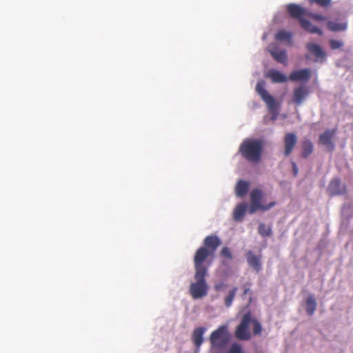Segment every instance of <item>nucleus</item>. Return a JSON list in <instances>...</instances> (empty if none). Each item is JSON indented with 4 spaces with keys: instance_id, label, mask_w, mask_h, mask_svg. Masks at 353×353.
Instances as JSON below:
<instances>
[{
    "instance_id": "obj_1",
    "label": "nucleus",
    "mask_w": 353,
    "mask_h": 353,
    "mask_svg": "<svg viewBox=\"0 0 353 353\" xmlns=\"http://www.w3.org/2000/svg\"><path fill=\"white\" fill-rule=\"evenodd\" d=\"M210 263L207 265L194 263V279L195 282L190 286V293L194 299H201L208 294V284L205 277L208 275V268Z\"/></svg>"
},
{
    "instance_id": "obj_2",
    "label": "nucleus",
    "mask_w": 353,
    "mask_h": 353,
    "mask_svg": "<svg viewBox=\"0 0 353 353\" xmlns=\"http://www.w3.org/2000/svg\"><path fill=\"white\" fill-rule=\"evenodd\" d=\"M204 246L200 247L194 256V263L207 265L209 257H213L216 250L221 244V239L216 235L207 236L203 241Z\"/></svg>"
},
{
    "instance_id": "obj_3",
    "label": "nucleus",
    "mask_w": 353,
    "mask_h": 353,
    "mask_svg": "<svg viewBox=\"0 0 353 353\" xmlns=\"http://www.w3.org/2000/svg\"><path fill=\"white\" fill-rule=\"evenodd\" d=\"M239 152L247 161L257 163L261 159L263 152L262 141L259 139H245L241 144Z\"/></svg>"
},
{
    "instance_id": "obj_4",
    "label": "nucleus",
    "mask_w": 353,
    "mask_h": 353,
    "mask_svg": "<svg viewBox=\"0 0 353 353\" xmlns=\"http://www.w3.org/2000/svg\"><path fill=\"white\" fill-rule=\"evenodd\" d=\"M230 340V334L226 325L219 326L210 336L212 351H222Z\"/></svg>"
},
{
    "instance_id": "obj_5",
    "label": "nucleus",
    "mask_w": 353,
    "mask_h": 353,
    "mask_svg": "<svg viewBox=\"0 0 353 353\" xmlns=\"http://www.w3.org/2000/svg\"><path fill=\"white\" fill-rule=\"evenodd\" d=\"M256 91L267 105L268 111L272 114V120H276L279 115V102L276 101V99L269 94L265 88V83L262 81L257 83Z\"/></svg>"
},
{
    "instance_id": "obj_6",
    "label": "nucleus",
    "mask_w": 353,
    "mask_h": 353,
    "mask_svg": "<svg viewBox=\"0 0 353 353\" xmlns=\"http://www.w3.org/2000/svg\"><path fill=\"white\" fill-rule=\"evenodd\" d=\"M262 197L263 192L261 190L256 188L251 191L250 206L248 209V212L250 214H252L257 212L258 210L263 212L267 211L275 205V202L274 201L270 202L268 205H263L261 203Z\"/></svg>"
},
{
    "instance_id": "obj_7",
    "label": "nucleus",
    "mask_w": 353,
    "mask_h": 353,
    "mask_svg": "<svg viewBox=\"0 0 353 353\" xmlns=\"http://www.w3.org/2000/svg\"><path fill=\"white\" fill-rule=\"evenodd\" d=\"M251 323V314L247 312L242 316L240 323L236 327L234 336L241 341H249L251 337V333L249 329L250 324Z\"/></svg>"
},
{
    "instance_id": "obj_8",
    "label": "nucleus",
    "mask_w": 353,
    "mask_h": 353,
    "mask_svg": "<svg viewBox=\"0 0 353 353\" xmlns=\"http://www.w3.org/2000/svg\"><path fill=\"white\" fill-rule=\"evenodd\" d=\"M309 94L310 90L307 86L299 85L293 90L292 102L296 105H300L307 99Z\"/></svg>"
},
{
    "instance_id": "obj_9",
    "label": "nucleus",
    "mask_w": 353,
    "mask_h": 353,
    "mask_svg": "<svg viewBox=\"0 0 353 353\" xmlns=\"http://www.w3.org/2000/svg\"><path fill=\"white\" fill-rule=\"evenodd\" d=\"M336 133V130H326L323 134L319 136V143L325 146L330 151H333L334 149V144L332 142V139Z\"/></svg>"
},
{
    "instance_id": "obj_10",
    "label": "nucleus",
    "mask_w": 353,
    "mask_h": 353,
    "mask_svg": "<svg viewBox=\"0 0 353 353\" xmlns=\"http://www.w3.org/2000/svg\"><path fill=\"white\" fill-rule=\"evenodd\" d=\"M297 143V137L293 132L287 133L284 137V154L290 156Z\"/></svg>"
},
{
    "instance_id": "obj_11",
    "label": "nucleus",
    "mask_w": 353,
    "mask_h": 353,
    "mask_svg": "<svg viewBox=\"0 0 353 353\" xmlns=\"http://www.w3.org/2000/svg\"><path fill=\"white\" fill-rule=\"evenodd\" d=\"M287 10L290 17L298 19L299 23L301 22V19H303V16L307 17V13L308 12L301 6L295 3L288 4L287 6Z\"/></svg>"
},
{
    "instance_id": "obj_12",
    "label": "nucleus",
    "mask_w": 353,
    "mask_h": 353,
    "mask_svg": "<svg viewBox=\"0 0 353 353\" xmlns=\"http://www.w3.org/2000/svg\"><path fill=\"white\" fill-rule=\"evenodd\" d=\"M310 78L311 71L308 68L294 70L289 76V79L292 81H307Z\"/></svg>"
},
{
    "instance_id": "obj_13",
    "label": "nucleus",
    "mask_w": 353,
    "mask_h": 353,
    "mask_svg": "<svg viewBox=\"0 0 353 353\" xmlns=\"http://www.w3.org/2000/svg\"><path fill=\"white\" fill-rule=\"evenodd\" d=\"M307 50L315 57L316 61H323L326 57L325 52L318 44L314 43H308L306 44Z\"/></svg>"
},
{
    "instance_id": "obj_14",
    "label": "nucleus",
    "mask_w": 353,
    "mask_h": 353,
    "mask_svg": "<svg viewBox=\"0 0 353 353\" xmlns=\"http://www.w3.org/2000/svg\"><path fill=\"white\" fill-rule=\"evenodd\" d=\"M327 190L331 195H341L345 193L346 188L339 179L336 178L330 181Z\"/></svg>"
},
{
    "instance_id": "obj_15",
    "label": "nucleus",
    "mask_w": 353,
    "mask_h": 353,
    "mask_svg": "<svg viewBox=\"0 0 353 353\" xmlns=\"http://www.w3.org/2000/svg\"><path fill=\"white\" fill-rule=\"evenodd\" d=\"M269 52L274 59L277 62L281 63L284 65H287L288 57L285 50L281 49L276 46H274L270 48Z\"/></svg>"
},
{
    "instance_id": "obj_16",
    "label": "nucleus",
    "mask_w": 353,
    "mask_h": 353,
    "mask_svg": "<svg viewBox=\"0 0 353 353\" xmlns=\"http://www.w3.org/2000/svg\"><path fill=\"white\" fill-rule=\"evenodd\" d=\"M205 331V327H199L194 329L192 334V340L197 351L200 350V347L203 343V335Z\"/></svg>"
},
{
    "instance_id": "obj_17",
    "label": "nucleus",
    "mask_w": 353,
    "mask_h": 353,
    "mask_svg": "<svg viewBox=\"0 0 353 353\" xmlns=\"http://www.w3.org/2000/svg\"><path fill=\"white\" fill-rule=\"evenodd\" d=\"M265 77L270 79L275 83H282L288 81V77L284 74L275 69L269 70Z\"/></svg>"
},
{
    "instance_id": "obj_18",
    "label": "nucleus",
    "mask_w": 353,
    "mask_h": 353,
    "mask_svg": "<svg viewBox=\"0 0 353 353\" xmlns=\"http://www.w3.org/2000/svg\"><path fill=\"white\" fill-rule=\"evenodd\" d=\"M247 261L250 267L256 272H259L261 270V257L254 254L252 251H248L246 254Z\"/></svg>"
},
{
    "instance_id": "obj_19",
    "label": "nucleus",
    "mask_w": 353,
    "mask_h": 353,
    "mask_svg": "<svg viewBox=\"0 0 353 353\" xmlns=\"http://www.w3.org/2000/svg\"><path fill=\"white\" fill-rule=\"evenodd\" d=\"M301 157L304 159L308 158L314 151V145L308 139H304L301 143Z\"/></svg>"
},
{
    "instance_id": "obj_20",
    "label": "nucleus",
    "mask_w": 353,
    "mask_h": 353,
    "mask_svg": "<svg viewBox=\"0 0 353 353\" xmlns=\"http://www.w3.org/2000/svg\"><path fill=\"white\" fill-rule=\"evenodd\" d=\"M248 209L246 203H241L237 205L234 210L233 218L236 221H241Z\"/></svg>"
},
{
    "instance_id": "obj_21",
    "label": "nucleus",
    "mask_w": 353,
    "mask_h": 353,
    "mask_svg": "<svg viewBox=\"0 0 353 353\" xmlns=\"http://www.w3.org/2000/svg\"><path fill=\"white\" fill-rule=\"evenodd\" d=\"M300 25L303 30L309 32L310 33H316L320 36L323 35V32L316 26H313L311 22L307 19H301Z\"/></svg>"
},
{
    "instance_id": "obj_22",
    "label": "nucleus",
    "mask_w": 353,
    "mask_h": 353,
    "mask_svg": "<svg viewBox=\"0 0 353 353\" xmlns=\"http://www.w3.org/2000/svg\"><path fill=\"white\" fill-rule=\"evenodd\" d=\"M249 188V183L243 180L239 181L236 185V194L239 197L244 196Z\"/></svg>"
},
{
    "instance_id": "obj_23",
    "label": "nucleus",
    "mask_w": 353,
    "mask_h": 353,
    "mask_svg": "<svg viewBox=\"0 0 353 353\" xmlns=\"http://www.w3.org/2000/svg\"><path fill=\"white\" fill-rule=\"evenodd\" d=\"M306 312L308 315L312 316L314 314L316 309V301L314 295H310L305 302Z\"/></svg>"
},
{
    "instance_id": "obj_24",
    "label": "nucleus",
    "mask_w": 353,
    "mask_h": 353,
    "mask_svg": "<svg viewBox=\"0 0 353 353\" xmlns=\"http://www.w3.org/2000/svg\"><path fill=\"white\" fill-rule=\"evenodd\" d=\"M327 27L329 30L332 32L344 31L347 28V23L329 21L327 23Z\"/></svg>"
},
{
    "instance_id": "obj_25",
    "label": "nucleus",
    "mask_w": 353,
    "mask_h": 353,
    "mask_svg": "<svg viewBox=\"0 0 353 353\" xmlns=\"http://www.w3.org/2000/svg\"><path fill=\"white\" fill-rule=\"evenodd\" d=\"M220 256L223 258L221 263L224 265H226L228 261H231L233 259L232 252L230 249L227 246H225L221 249L220 252Z\"/></svg>"
},
{
    "instance_id": "obj_26",
    "label": "nucleus",
    "mask_w": 353,
    "mask_h": 353,
    "mask_svg": "<svg viewBox=\"0 0 353 353\" xmlns=\"http://www.w3.org/2000/svg\"><path fill=\"white\" fill-rule=\"evenodd\" d=\"M292 33L285 30H280L276 34V39L278 41H290Z\"/></svg>"
},
{
    "instance_id": "obj_27",
    "label": "nucleus",
    "mask_w": 353,
    "mask_h": 353,
    "mask_svg": "<svg viewBox=\"0 0 353 353\" xmlns=\"http://www.w3.org/2000/svg\"><path fill=\"white\" fill-rule=\"evenodd\" d=\"M259 234L263 237L270 236L272 234V230L270 227L266 226L261 223L259 225Z\"/></svg>"
},
{
    "instance_id": "obj_28",
    "label": "nucleus",
    "mask_w": 353,
    "mask_h": 353,
    "mask_svg": "<svg viewBox=\"0 0 353 353\" xmlns=\"http://www.w3.org/2000/svg\"><path fill=\"white\" fill-rule=\"evenodd\" d=\"M236 290L237 288L234 287L232 290L230 291L228 295L225 296V305L226 307H229L232 305Z\"/></svg>"
},
{
    "instance_id": "obj_29",
    "label": "nucleus",
    "mask_w": 353,
    "mask_h": 353,
    "mask_svg": "<svg viewBox=\"0 0 353 353\" xmlns=\"http://www.w3.org/2000/svg\"><path fill=\"white\" fill-rule=\"evenodd\" d=\"M251 323L253 325V334L254 335H259L262 332V326L259 321L256 319L251 318Z\"/></svg>"
},
{
    "instance_id": "obj_30",
    "label": "nucleus",
    "mask_w": 353,
    "mask_h": 353,
    "mask_svg": "<svg viewBox=\"0 0 353 353\" xmlns=\"http://www.w3.org/2000/svg\"><path fill=\"white\" fill-rule=\"evenodd\" d=\"M307 17L312 18V19L317 21H324L327 19V18L321 14H315L311 12H308L307 13Z\"/></svg>"
},
{
    "instance_id": "obj_31",
    "label": "nucleus",
    "mask_w": 353,
    "mask_h": 353,
    "mask_svg": "<svg viewBox=\"0 0 353 353\" xmlns=\"http://www.w3.org/2000/svg\"><path fill=\"white\" fill-rule=\"evenodd\" d=\"M330 46L332 49L335 50L342 47L343 46V43L342 41H337L335 39H331L330 41Z\"/></svg>"
},
{
    "instance_id": "obj_32",
    "label": "nucleus",
    "mask_w": 353,
    "mask_h": 353,
    "mask_svg": "<svg viewBox=\"0 0 353 353\" xmlns=\"http://www.w3.org/2000/svg\"><path fill=\"white\" fill-rule=\"evenodd\" d=\"M228 353H243L242 347L237 343L232 345Z\"/></svg>"
},
{
    "instance_id": "obj_33",
    "label": "nucleus",
    "mask_w": 353,
    "mask_h": 353,
    "mask_svg": "<svg viewBox=\"0 0 353 353\" xmlns=\"http://www.w3.org/2000/svg\"><path fill=\"white\" fill-rule=\"evenodd\" d=\"M332 0H310V2L312 3L313 2H315L316 4H318L319 6H321V7H323V8H325V7H327L330 3H331Z\"/></svg>"
},
{
    "instance_id": "obj_34",
    "label": "nucleus",
    "mask_w": 353,
    "mask_h": 353,
    "mask_svg": "<svg viewBox=\"0 0 353 353\" xmlns=\"http://www.w3.org/2000/svg\"><path fill=\"white\" fill-rule=\"evenodd\" d=\"M226 288V285L223 282L219 283L214 285V289L216 291H223Z\"/></svg>"
},
{
    "instance_id": "obj_35",
    "label": "nucleus",
    "mask_w": 353,
    "mask_h": 353,
    "mask_svg": "<svg viewBox=\"0 0 353 353\" xmlns=\"http://www.w3.org/2000/svg\"><path fill=\"white\" fill-rule=\"evenodd\" d=\"M292 169L294 172V176H296L298 174V168L295 163H292Z\"/></svg>"
},
{
    "instance_id": "obj_36",
    "label": "nucleus",
    "mask_w": 353,
    "mask_h": 353,
    "mask_svg": "<svg viewBox=\"0 0 353 353\" xmlns=\"http://www.w3.org/2000/svg\"><path fill=\"white\" fill-rule=\"evenodd\" d=\"M251 292V290L249 288H244V291H243V294L244 295H246L248 293H250Z\"/></svg>"
},
{
    "instance_id": "obj_37",
    "label": "nucleus",
    "mask_w": 353,
    "mask_h": 353,
    "mask_svg": "<svg viewBox=\"0 0 353 353\" xmlns=\"http://www.w3.org/2000/svg\"><path fill=\"white\" fill-rule=\"evenodd\" d=\"M305 58H306V59H309L310 57H309V56H308V55H306V56H305Z\"/></svg>"
}]
</instances>
